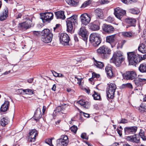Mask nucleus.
<instances>
[{
  "label": "nucleus",
  "mask_w": 146,
  "mask_h": 146,
  "mask_svg": "<svg viewBox=\"0 0 146 146\" xmlns=\"http://www.w3.org/2000/svg\"><path fill=\"white\" fill-rule=\"evenodd\" d=\"M32 21H27L21 23H19L18 27L21 29L24 30H27L30 28L31 26Z\"/></svg>",
  "instance_id": "17"
},
{
  "label": "nucleus",
  "mask_w": 146,
  "mask_h": 146,
  "mask_svg": "<svg viewBox=\"0 0 146 146\" xmlns=\"http://www.w3.org/2000/svg\"><path fill=\"white\" fill-rule=\"evenodd\" d=\"M91 2L90 1H87L84 2L82 5V7L85 8Z\"/></svg>",
  "instance_id": "46"
},
{
  "label": "nucleus",
  "mask_w": 146,
  "mask_h": 146,
  "mask_svg": "<svg viewBox=\"0 0 146 146\" xmlns=\"http://www.w3.org/2000/svg\"><path fill=\"white\" fill-rule=\"evenodd\" d=\"M75 78H76L77 79V80L78 81L77 83L78 84H79V85H81L82 78H79L76 77H75Z\"/></svg>",
  "instance_id": "57"
},
{
  "label": "nucleus",
  "mask_w": 146,
  "mask_h": 146,
  "mask_svg": "<svg viewBox=\"0 0 146 146\" xmlns=\"http://www.w3.org/2000/svg\"><path fill=\"white\" fill-rule=\"evenodd\" d=\"M82 24L86 25L90 22L91 20L90 16L87 13L82 14L80 17Z\"/></svg>",
  "instance_id": "13"
},
{
  "label": "nucleus",
  "mask_w": 146,
  "mask_h": 146,
  "mask_svg": "<svg viewBox=\"0 0 146 146\" xmlns=\"http://www.w3.org/2000/svg\"><path fill=\"white\" fill-rule=\"evenodd\" d=\"M106 88L107 96L110 99L113 98L114 96V94L117 88L115 84L113 83L108 84Z\"/></svg>",
  "instance_id": "6"
},
{
  "label": "nucleus",
  "mask_w": 146,
  "mask_h": 146,
  "mask_svg": "<svg viewBox=\"0 0 146 146\" xmlns=\"http://www.w3.org/2000/svg\"><path fill=\"white\" fill-rule=\"evenodd\" d=\"M133 135L127 136L126 137L127 141L133 142Z\"/></svg>",
  "instance_id": "48"
},
{
  "label": "nucleus",
  "mask_w": 146,
  "mask_h": 146,
  "mask_svg": "<svg viewBox=\"0 0 146 146\" xmlns=\"http://www.w3.org/2000/svg\"><path fill=\"white\" fill-rule=\"evenodd\" d=\"M94 64L97 67L100 68H102L104 65L103 62L96 60L95 61Z\"/></svg>",
  "instance_id": "36"
},
{
  "label": "nucleus",
  "mask_w": 146,
  "mask_h": 146,
  "mask_svg": "<svg viewBox=\"0 0 146 146\" xmlns=\"http://www.w3.org/2000/svg\"><path fill=\"white\" fill-rule=\"evenodd\" d=\"M115 35L107 36L106 37V42L109 43H112L115 40Z\"/></svg>",
  "instance_id": "34"
},
{
  "label": "nucleus",
  "mask_w": 146,
  "mask_h": 146,
  "mask_svg": "<svg viewBox=\"0 0 146 146\" xmlns=\"http://www.w3.org/2000/svg\"><path fill=\"white\" fill-rule=\"evenodd\" d=\"M56 85L55 84H54V85H53V87L52 88V90L54 91H55L56 90Z\"/></svg>",
  "instance_id": "64"
},
{
  "label": "nucleus",
  "mask_w": 146,
  "mask_h": 146,
  "mask_svg": "<svg viewBox=\"0 0 146 146\" xmlns=\"http://www.w3.org/2000/svg\"><path fill=\"white\" fill-rule=\"evenodd\" d=\"M136 21L134 19L128 18L126 19V22L130 26H135Z\"/></svg>",
  "instance_id": "27"
},
{
  "label": "nucleus",
  "mask_w": 146,
  "mask_h": 146,
  "mask_svg": "<svg viewBox=\"0 0 146 146\" xmlns=\"http://www.w3.org/2000/svg\"><path fill=\"white\" fill-rule=\"evenodd\" d=\"M52 72L54 76L55 77H57L58 76V74L59 73H57L53 70L52 71Z\"/></svg>",
  "instance_id": "55"
},
{
  "label": "nucleus",
  "mask_w": 146,
  "mask_h": 146,
  "mask_svg": "<svg viewBox=\"0 0 146 146\" xmlns=\"http://www.w3.org/2000/svg\"><path fill=\"white\" fill-rule=\"evenodd\" d=\"M54 15L52 13L46 12L40 14V18L43 23L50 21L53 18Z\"/></svg>",
  "instance_id": "10"
},
{
  "label": "nucleus",
  "mask_w": 146,
  "mask_h": 146,
  "mask_svg": "<svg viewBox=\"0 0 146 146\" xmlns=\"http://www.w3.org/2000/svg\"><path fill=\"white\" fill-rule=\"evenodd\" d=\"M38 135V133L36 129L32 130L29 132L28 140L29 141L32 142H34L35 140V137Z\"/></svg>",
  "instance_id": "16"
},
{
  "label": "nucleus",
  "mask_w": 146,
  "mask_h": 146,
  "mask_svg": "<svg viewBox=\"0 0 146 146\" xmlns=\"http://www.w3.org/2000/svg\"><path fill=\"white\" fill-rule=\"evenodd\" d=\"M122 2L125 4H128L133 1V0H121Z\"/></svg>",
  "instance_id": "50"
},
{
  "label": "nucleus",
  "mask_w": 146,
  "mask_h": 146,
  "mask_svg": "<svg viewBox=\"0 0 146 146\" xmlns=\"http://www.w3.org/2000/svg\"><path fill=\"white\" fill-rule=\"evenodd\" d=\"M22 16V15L20 13H19L16 17V19H18L19 18H20Z\"/></svg>",
  "instance_id": "63"
},
{
  "label": "nucleus",
  "mask_w": 146,
  "mask_h": 146,
  "mask_svg": "<svg viewBox=\"0 0 146 146\" xmlns=\"http://www.w3.org/2000/svg\"><path fill=\"white\" fill-rule=\"evenodd\" d=\"M24 92L26 94L30 95L33 94V91L29 89L24 90Z\"/></svg>",
  "instance_id": "45"
},
{
  "label": "nucleus",
  "mask_w": 146,
  "mask_h": 146,
  "mask_svg": "<svg viewBox=\"0 0 146 146\" xmlns=\"http://www.w3.org/2000/svg\"><path fill=\"white\" fill-rule=\"evenodd\" d=\"M33 34L35 35L36 36H38L40 34V32L38 31H34L33 32Z\"/></svg>",
  "instance_id": "59"
},
{
  "label": "nucleus",
  "mask_w": 146,
  "mask_h": 146,
  "mask_svg": "<svg viewBox=\"0 0 146 146\" xmlns=\"http://www.w3.org/2000/svg\"><path fill=\"white\" fill-rule=\"evenodd\" d=\"M9 122V119L6 117H3L0 121V123L3 126H5Z\"/></svg>",
  "instance_id": "33"
},
{
  "label": "nucleus",
  "mask_w": 146,
  "mask_h": 146,
  "mask_svg": "<svg viewBox=\"0 0 146 146\" xmlns=\"http://www.w3.org/2000/svg\"><path fill=\"white\" fill-rule=\"evenodd\" d=\"M127 122V121L125 119H122L119 122V123H125Z\"/></svg>",
  "instance_id": "52"
},
{
  "label": "nucleus",
  "mask_w": 146,
  "mask_h": 146,
  "mask_svg": "<svg viewBox=\"0 0 146 146\" xmlns=\"http://www.w3.org/2000/svg\"><path fill=\"white\" fill-rule=\"evenodd\" d=\"M124 60L122 53L120 51H117L114 53L110 61L111 62L114 63L116 66L119 67Z\"/></svg>",
  "instance_id": "2"
},
{
  "label": "nucleus",
  "mask_w": 146,
  "mask_h": 146,
  "mask_svg": "<svg viewBox=\"0 0 146 146\" xmlns=\"http://www.w3.org/2000/svg\"><path fill=\"white\" fill-rule=\"evenodd\" d=\"M67 30L68 32H71L73 28V23L74 25L78 24L77 16L74 15L68 18L66 21Z\"/></svg>",
  "instance_id": "3"
},
{
  "label": "nucleus",
  "mask_w": 146,
  "mask_h": 146,
  "mask_svg": "<svg viewBox=\"0 0 146 146\" xmlns=\"http://www.w3.org/2000/svg\"><path fill=\"white\" fill-rule=\"evenodd\" d=\"M8 10L7 8L4 9L2 13L1 14L0 20L2 21L6 19L8 17Z\"/></svg>",
  "instance_id": "26"
},
{
  "label": "nucleus",
  "mask_w": 146,
  "mask_h": 146,
  "mask_svg": "<svg viewBox=\"0 0 146 146\" xmlns=\"http://www.w3.org/2000/svg\"><path fill=\"white\" fill-rule=\"evenodd\" d=\"M9 102L8 101H5L1 107V111L3 112L7 111L9 108Z\"/></svg>",
  "instance_id": "20"
},
{
  "label": "nucleus",
  "mask_w": 146,
  "mask_h": 146,
  "mask_svg": "<svg viewBox=\"0 0 146 146\" xmlns=\"http://www.w3.org/2000/svg\"><path fill=\"white\" fill-rule=\"evenodd\" d=\"M90 41L94 46H98L101 42L100 35L96 33H92L90 36Z\"/></svg>",
  "instance_id": "5"
},
{
  "label": "nucleus",
  "mask_w": 146,
  "mask_h": 146,
  "mask_svg": "<svg viewBox=\"0 0 146 146\" xmlns=\"http://www.w3.org/2000/svg\"><path fill=\"white\" fill-rule=\"evenodd\" d=\"M89 28L93 31H97L100 29V26L91 23L89 25Z\"/></svg>",
  "instance_id": "29"
},
{
  "label": "nucleus",
  "mask_w": 146,
  "mask_h": 146,
  "mask_svg": "<svg viewBox=\"0 0 146 146\" xmlns=\"http://www.w3.org/2000/svg\"><path fill=\"white\" fill-rule=\"evenodd\" d=\"M138 110L140 111H146V105H145L143 104H141Z\"/></svg>",
  "instance_id": "39"
},
{
  "label": "nucleus",
  "mask_w": 146,
  "mask_h": 146,
  "mask_svg": "<svg viewBox=\"0 0 146 146\" xmlns=\"http://www.w3.org/2000/svg\"><path fill=\"white\" fill-rule=\"evenodd\" d=\"M137 127L136 126L126 127L124 128V132L125 135L134 134L136 132Z\"/></svg>",
  "instance_id": "15"
},
{
  "label": "nucleus",
  "mask_w": 146,
  "mask_h": 146,
  "mask_svg": "<svg viewBox=\"0 0 146 146\" xmlns=\"http://www.w3.org/2000/svg\"><path fill=\"white\" fill-rule=\"evenodd\" d=\"M54 139V138H52L51 139H48L45 140V142L49 145L50 146H53L52 144V140Z\"/></svg>",
  "instance_id": "42"
},
{
  "label": "nucleus",
  "mask_w": 146,
  "mask_h": 146,
  "mask_svg": "<svg viewBox=\"0 0 146 146\" xmlns=\"http://www.w3.org/2000/svg\"><path fill=\"white\" fill-rule=\"evenodd\" d=\"M74 39L76 41H78V38L77 36H76V35H74Z\"/></svg>",
  "instance_id": "62"
},
{
  "label": "nucleus",
  "mask_w": 146,
  "mask_h": 146,
  "mask_svg": "<svg viewBox=\"0 0 146 146\" xmlns=\"http://www.w3.org/2000/svg\"><path fill=\"white\" fill-rule=\"evenodd\" d=\"M142 37L144 39H146V29L143 31V34L142 36Z\"/></svg>",
  "instance_id": "53"
},
{
  "label": "nucleus",
  "mask_w": 146,
  "mask_h": 146,
  "mask_svg": "<svg viewBox=\"0 0 146 146\" xmlns=\"http://www.w3.org/2000/svg\"><path fill=\"white\" fill-rule=\"evenodd\" d=\"M70 40L68 35L66 33H62L60 36V42L64 45H67Z\"/></svg>",
  "instance_id": "11"
},
{
  "label": "nucleus",
  "mask_w": 146,
  "mask_h": 146,
  "mask_svg": "<svg viewBox=\"0 0 146 146\" xmlns=\"http://www.w3.org/2000/svg\"><path fill=\"white\" fill-rule=\"evenodd\" d=\"M56 142V146H67L69 142L68 137L66 135H62L57 140Z\"/></svg>",
  "instance_id": "9"
},
{
  "label": "nucleus",
  "mask_w": 146,
  "mask_h": 146,
  "mask_svg": "<svg viewBox=\"0 0 146 146\" xmlns=\"http://www.w3.org/2000/svg\"><path fill=\"white\" fill-rule=\"evenodd\" d=\"M122 35L125 37L131 38L132 36V34L130 32H124L122 33Z\"/></svg>",
  "instance_id": "37"
},
{
  "label": "nucleus",
  "mask_w": 146,
  "mask_h": 146,
  "mask_svg": "<svg viewBox=\"0 0 146 146\" xmlns=\"http://www.w3.org/2000/svg\"><path fill=\"white\" fill-rule=\"evenodd\" d=\"M126 11L119 7L115 9L114 14L116 18L121 20L123 16L126 14Z\"/></svg>",
  "instance_id": "12"
},
{
  "label": "nucleus",
  "mask_w": 146,
  "mask_h": 146,
  "mask_svg": "<svg viewBox=\"0 0 146 146\" xmlns=\"http://www.w3.org/2000/svg\"><path fill=\"white\" fill-rule=\"evenodd\" d=\"M77 103L81 106H83V108L86 109H88L90 107V103L88 102H86L83 100H80L77 102Z\"/></svg>",
  "instance_id": "22"
},
{
  "label": "nucleus",
  "mask_w": 146,
  "mask_h": 146,
  "mask_svg": "<svg viewBox=\"0 0 146 146\" xmlns=\"http://www.w3.org/2000/svg\"><path fill=\"white\" fill-rule=\"evenodd\" d=\"M17 92L19 94H21L22 93L24 92V90L19 89L17 90Z\"/></svg>",
  "instance_id": "58"
},
{
  "label": "nucleus",
  "mask_w": 146,
  "mask_h": 146,
  "mask_svg": "<svg viewBox=\"0 0 146 146\" xmlns=\"http://www.w3.org/2000/svg\"><path fill=\"white\" fill-rule=\"evenodd\" d=\"M116 131H117L118 134L119 135V136H121L122 135V130L119 129H117Z\"/></svg>",
  "instance_id": "56"
},
{
  "label": "nucleus",
  "mask_w": 146,
  "mask_h": 146,
  "mask_svg": "<svg viewBox=\"0 0 146 146\" xmlns=\"http://www.w3.org/2000/svg\"><path fill=\"white\" fill-rule=\"evenodd\" d=\"M46 108V106H43V108H42V113L43 114L44 113L45 111Z\"/></svg>",
  "instance_id": "60"
},
{
  "label": "nucleus",
  "mask_w": 146,
  "mask_h": 146,
  "mask_svg": "<svg viewBox=\"0 0 146 146\" xmlns=\"http://www.w3.org/2000/svg\"><path fill=\"white\" fill-rule=\"evenodd\" d=\"M78 34L79 35L81 36L82 39L85 40L87 39V31L85 27H82L79 30Z\"/></svg>",
  "instance_id": "14"
},
{
  "label": "nucleus",
  "mask_w": 146,
  "mask_h": 146,
  "mask_svg": "<svg viewBox=\"0 0 146 146\" xmlns=\"http://www.w3.org/2000/svg\"><path fill=\"white\" fill-rule=\"evenodd\" d=\"M127 55L129 64L130 65H135L143 60L141 56L134 52H127Z\"/></svg>",
  "instance_id": "1"
},
{
  "label": "nucleus",
  "mask_w": 146,
  "mask_h": 146,
  "mask_svg": "<svg viewBox=\"0 0 146 146\" xmlns=\"http://www.w3.org/2000/svg\"><path fill=\"white\" fill-rule=\"evenodd\" d=\"M133 142L136 143H139L140 138L138 135L135 134L133 135Z\"/></svg>",
  "instance_id": "38"
},
{
  "label": "nucleus",
  "mask_w": 146,
  "mask_h": 146,
  "mask_svg": "<svg viewBox=\"0 0 146 146\" xmlns=\"http://www.w3.org/2000/svg\"><path fill=\"white\" fill-rule=\"evenodd\" d=\"M139 50L143 53H146V40L140 44L138 48Z\"/></svg>",
  "instance_id": "24"
},
{
  "label": "nucleus",
  "mask_w": 146,
  "mask_h": 146,
  "mask_svg": "<svg viewBox=\"0 0 146 146\" xmlns=\"http://www.w3.org/2000/svg\"><path fill=\"white\" fill-rule=\"evenodd\" d=\"M81 137L82 138L86 139H88V137L86 134L85 133H83L82 134Z\"/></svg>",
  "instance_id": "49"
},
{
  "label": "nucleus",
  "mask_w": 146,
  "mask_h": 146,
  "mask_svg": "<svg viewBox=\"0 0 146 146\" xmlns=\"http://www.w3.org/2000/svg\"><path fill=\"white\" fill-rule=\"evenodd\" d=\"M42 117L41 112L39 108H38L35 113L34 116V119L37 121Z\"/></svg>",
  "instance_id": "21"
},
{
  "label": "nucleus",
  "mask_w": 146,
  "mask_h": 146,
  "mask_svg": "<svg viewBox=\"0 0 146 146\" xmlns=\"http://www.w3.org/2000/svg\"><path fill=\"white\" fill-rule=\"evenodd\" d=\"M103 30L108 33H113L114 31V27L110 25L104 24L102 26Z\"/></svg>",
  "instance_id": "18"
},
{
  "label": "nucleus",
  "mask_w": 146,
  "mask_h": 146,
  "mask_svg": "<svg viewBox=\"0 0 146 146\" xmlns=\"http://www.w3.org/2000/svg\"><path fill=\"white\" fill-rule=\"evenodd\" d=\"M114 18L112 16H109L107 19V21L109 23H111L114 20Z\"/></svg>",
  "instance_id": "47"
},
{
  "label": "nucleus",
  "mask_w": 146,
  "mask_h": 146,
  "mask_svg": "<svg viewBox=\"0 0 146 146\" xmlns=\"http://www.w3.org/2000/svg\"><path fill=\"white\" fill-rule=\"evenodd\" d=\"M99 2L102 4H105L108 3L109 1L108 0H100Z\"/></svg>",
  "instance_id": "51"
},
{
  "label": "nucleus",
  "mask_w": 146,
  "mask_h": 146,
  "mask_svg": "<svg viewBox=\"0 0 146 146\" xmlns=\"http://www.w3.org/2000/svg\"><path fill=\"white\" fill-rule=\"evenodd\" d=\"M122 86L123 88H128L131 89L133 88L132 85L130 83H128L126 84H123L122 85Z\"/></svg>",
  "instance_id": "44"
},
{
  "label": "nucleus",
  "mask_w": 146,
  "mask_h": 146,
  "mask_svg": "<svg viewBox=\"0 0 146 146\" xmlns=\"http://www.w3.org/2000/svg\"><path fill=\"white\" fill-rule=\"evenodd\" d=\"M80 113H83L84 115V116L85 117H88L90 116L89 114H88L85 113L84 112H83L82 111H80Z\"/></svg>",
  "instance_id": "54"
},
{
  "label": "nucleus",
  "mask_w": 146,
  "mask_h": 146,
  "mask_svg": "<svg viewBox=\"0 0 146 146\" xmlns=\"http://www.w3.org/2000/svg\"><path fill=\"white\" fill-rule=\"evenodd\" d=\"M105 70L107 76L108 77L110 78L113 76V74L111 67L106 66V67Z\"/></svg>",
  "instance_id": "28"
},
{
  "label": "nucleus",
  "mask_w": 146,
  "mask_h": 146,
  "mask_svg": "<svg viewBox=\"0 0 146 146\" xmlns=\"http://www.w3.org/2000/svg\"><path fill=\"white\" fill-rule=\"evenodd\" d=\"M129 11L131 13L135 14H137L140 12L139 10L137 8L131 9H129Z\"/></svg>",
  "instance_id": "40"
},
{
  "label": "nucleus",
  "mask_w": 146,
  "mask_h": 146,
  "mask_svg": "<svg viewBox=\"0 0 146 146\" xmlns=\"http://www.w3.org/2000/svg\"><path fill=\"white\" fill-rule=\"evenodd\" d=\"M95 15L97 19H102L103 17V13L102 10L98 8L95 10Z\"/></svg>",
  "instance_id": "23"
},
{
  "label": "nucleus",
  "mask_w": 146,
  "mask_h": 146,
  "mask_svg": "<svg viewBox=\"0 0 146 146\" xmlns=\"http://www.w3.org/2000/svg\"><path fill=\"white\" fill-rule=\"evenodd\" d=\"M65 108V105L58 107L56 110V112H60L62 113H65L64 112Z\"/></svg>",
  "instance_id": "32"
},
{
  "label": "nucleus",
  "mask_w": 146,
  "mask_h": 146,
  "mask_svg": "<svg viewBox=\"0 0 146 146\" xmlns=\"http://www.w3.org/2000/svg\"><path fill=\"white\" fill-rule=\"evenodd\" d=\"M100 76V75L99 74H96L94 72H93L92 73V78H90L89 79V80L90 81H92L94 80V79L95 78H99Z\"/></svg>",
  "instance_id": "41"
},
{
  "label": "nucleus",
  "mask_w": 146,
  "mask_h": 146,
  "mask_svg": "<svg viewBox=\"0 0 146 146\" xmlns=\"http://www.w3.org/2000/svg\"><path fill=\"white\" fill-rule=\"evenodd\" d=\"M94 94L92 95L94 99L96 100H100L101 98L100 94L95 91H94Z\"/></svg>",
  "instance_id": "35"
},
{
  "label": "nucleus",
  "mask_w": 146,
  "mask_h": 146,
  "mask_svg": "<svg viewBox=\"0 0 146 146\" xmlns=\"http://www.w3.org/2000/svg\"><path fill=\"white\" fill-rule=\"evenodd\" d=\"M140 76H138L137 78L134 80L136 87L137 88V90H140L142 89V86L144 84L146 83V78H141Z\"/></svg>",
  "instance_id": "8"
},
{
  "label": "nucleus",
  "mask_w": 146,
  "mask_h": 146,
  "mask_svg": "<svg viewBox=\"0 0 146 146\" xmlns=\"http://www.w3.org/2000/svg\"><path fill=\"white\" fill-rule=\"evenodd\" d=\"M66 3L70 5L76 6L79 2L78 0H66Z\"/></svg>",
  "instance_id": "30"
},
{
  "label": "nucleus",
  "mask_w": 146,
  "mask_h": 146,
  "mask_svg": "<svg viewBox=\"0 0 146 146\" xmlns=\"http://www.w3.org/2000/svg\"><path fill=\"white\" fill-rule=\"evenodd\" d=\"M78 128L76 126L74 125L72 126L70 128L71 131L74 133H76L77 130Z\"/></svg>",
  "instance_id": "43"
},
{
  "label": "nucleus",
  "mask_w": 146,
  "mask_h": 146,
  "mask_svg": "<svg viewBox=\"0 0 146 146\" xmlns=\"http://www.w3.org/2000/svg\"><path fill=\"white\" fill-rule=\"evenodd\" d=\"M136 77V73L134 71L128 72H127L125 77L127 80H132Z\"/></svg>",
  "instance_id": "19"
},
{
  "label": "nucleus",
  "mask_w": 146,
  "mask_h": 146,
  "mask_svg": "<svg viewBox=\"0 0 146 146\" xmlns=\"http://www.w3.org/2000/svg\"><path fill=\"white\" fill-rule=\"evenodd\" d=\"M44 34L41 36V40L46 43H50L52 40L53 35L48 29H45L43 30Z\"/></svg>",
  "instance_id": "4"
},
{
  "label": "nucleus",
  "mask_w": 146,
  "mask_h": 146,
  "mask_svg": "<svg viewBox=\"0 0 146 146\" xmlns=\"http://www.w3.org/2000/svg\"><path fill=\"white\" fill-rule=\"evenodd\" d=\"M55 16L57 19H64L65 18L64 12L62 11H59L55 13Z\"/></svg>",
  "instance_id": "25"
},
{
  "label": "nucleus",
  "mask_w": 146,
  "mask_h": 146,
  "mask_svg": "<svg viewBox=\"0 0 146 146\" xmlns=\"http://www.w3.org/2000/svg\"><path fill=\"white\" fill-rule=\"evenodd\" d=\"M139 71L141 72H146V63H144L140 64L139 68Z\"/></svg>",
  "instance_id": "31"
},
{
  "label": "nucleus",
  "mask_w": 146,
  "mask_h": 146,
  "mask_svg": "<svg viewBox=\"0 0 146 146\" xmlns=\"http://www.w3.org/2000/svg\"><path fill=\"white\" fill-rule=\"evenodd\" d=\"M97 53L100 54L103 58H107L111 54L110 49L105 45L100 47L97 50Z\"/></svg>",
  "instance_id": "7"
},
{
  "label": "nucleus",
  "mask_w": 146,
  "mask_h": 146,
  "mask_svg": "<svg viewBox=\"0 0 146 146\" xmlns=\"http://www.w3.org/2000/svg\"><path fill=\"white\" fill-rule=\"evenodd\" d=\"M33 80V78H30L28 80V82L29 83H31Z\"/></svg>",
  "instance_id": "61"
}]
</instances>
